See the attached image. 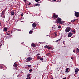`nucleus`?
<instances>
[{
  "instance_id": "423d86ee",
  "label": "nucleus",
  "mask_w": 79,
  "mask_h": 79,
  "mask_svg": "<svg viewBox=\"0 0 79 79\" xmlns=\"http://www.w3.org/2000/svg\"><path fill=\"white\" fill-rule=\"evenodd\" d=\"M36 26H37V24H36V23H34L32 24L33 27H34V28L35 27H36Z\"/></svg>"
},
{
  "instance_id": "72a5a7b5",
  "label": "nucleus",
  "mask_w": 79,
  "mask_h": 79,
  "mask_svg": "<svg viewBox=\"0 0 79 79\" xmlns=\"http://www.w3.org/2000/svg\"><path fill=\"white\" fill-rule=\"evenodd\" d=\"M40 54H37V56H39V55H40Z\"/></svg>"
},
{
  "instance_id": "6e6552de",
  "label": "nucleus",
  "mask_w": 79,
  "mask_h": 79,
  "mask_svg": "<svg viewBox=\"0 0 79 79\" xmlns=\"http://www.w3.org/2000/svg\"><path fill=\"white\" fill-rule=\"evenodd\" d=\"M7 30H8L7 28L5 27L4 28V31H5V32H6L7 31Z\"/></svg>"
},
{
  "instance_id": "2f4dec72",
  "label": "nucleus",
  "mask_w": 79,
  "mask_h": 79,
  "mask_svg": "<svg viewBox=\"0 0 79 79\" xmlns=\"http://www.w3.org/2000/svg\"><path fill=\"white\" fill-rule=\"evenodd\" d=\"M26 79H31V77H27Z\"/></svg>"
},
{
  "instance_id": "a211bd4d",
  "label": "nucleus",
  "mask_w": 79,
  "mask_h": 79,
  "mask_svg": "<svg viewBox=\"0 0 79 79\" xmlns=\"http://www.w3.org/2000/svg\"><path fill=\"white\" fill-rule=\"evenodd\" d=\"M35 6H40V4H35Z\"/></svg>"
},
{
  "instance_id": "dca6fc26",
  "label": "nucleus",
  "mask_w": 79,
  "mask_h": 79,
  "mask_svg": "<svg viewBox=\"0 0 79 79\" xmlns=\"http://www.w3.org/2000/svg\"><path fill=\"white\" fill-rule=\"evenodd\" d=\"M60 40H61V39H60L58 40H56V42H59V41H60Z\"/></svg>"
},
{
  "instance_id": "bb28decb",
  "label": "nucleus",
  "mask_w": 79,
  "mask_h": 79,
  "mask_svg": "<svg viewBox=\"0 0 79 79\" xmlns=\"http://www.w3.org/2000/svg\"><path fill=\"white\" fill-rule=\"evenodd\" d=\"M40 60H41V61H42V60H43V58H40Z\"/></svg>"
},
{
  "instance_id": "09e8293b",
  "label": "nucleus",
  "mask_w": 79,
  "mask_h": 79,
  "mask_svg": "<svg viewBox=\"0 0 79 79\" xmlns=\"http://www.w3.org/2000/svg\"><path fill=\"white\" fill-rule=\"evenodd\" d=\"M32 30H33V29H32Z\"/></svg>"
},
{
  "instance_id": "c756f323",
  "label": "nucleus",
  "mask_w": 79,
  "mask_h": 79,
  "mask_svg": "<svg viewBox=\"0 0 79 79\" xmlns=\"http://www.w3.org/2000/svg\"><path fill=\"white\" fill-rule=\"evenodd\" d=\"M27 5H31V2H29V4H27Z\"/></svg>"
},
{
  "instance_id": "393cba45",
  "label": "nucleus",
  "mask_w": 79,
  "mask_h": 79,
  "mask_svg": "<svg viewBox=\"0 0 79 79\" xmlns=\"http://www.w3.org/2000/svg\"><path fill=\"white\" fill-rule=\"evenodd\" d=\"M29 71L30 72H32V69H30L29 70Z\"/></svg>"
},
{
  "instance_id": "412c9836",
  "label": "nucleus",
  "mask_w": 79,
  "mask_h": 79,
  "mask_svg": "<svg viewBox=\"0 0 79 79\" xmlns=\"http://www.w3.org/2000/svg\"><path fill=\"white\" fill-rule=\"evenodd\" d=\"M45 48H48V46L46 45L44 46Z\"/></svg>"
},
{
  "instance_id": "c03bdc74",
  "label": "nucleus",
  "mask_w": 79,
  "mask_h": 79,
  "mask_svg": "<svg viewBox=\"0 0 79 79\" xmlns=\"http://www.w3.org/2000/svg\"><path fill=\"white\" fill-rule=\"evenodd\" d=\"M53 1H56V0H53Z\"/></svg>"
},
{
  "instance_id": "5701e85b",
  "label": "nucleus",
  "mask_w": 79,
  "mask_h": 79,
  "mask_svg": "<svg viewBox=\"0 0 79 79\" xmlns=\"http://www.w3.org/2000/svg\"><path fill=\"white\" fill-rule=\"evenodd\" d=\"M48 48L49 49H51L52 48V47H49L48 46Z\"/></svg>"
},
{
  "instance_id": "49530a36",
  "label": "nucleus",
  "mask_w": 79,
  "mask_h": 79,
  "mask_svg": "<svg viewBox=\"0 0 79 79\" xmlns=\"http://www.w3.org/2000/svg\"><path fill=\"white\" fill-rule=\"evenodd\" d=\"M51 79H53V78H51Z\"/></svg>"
},
{
  "instance_id": "c85d7f7f",
  "label": "nucleus",
  "mask_w": 79,
  "mask_h": 79,
  "mask_svg": "<svg viewBox=\"0 0 79 79\" xmlns=\"http://www.w3.org/2000/svg\"><path fill=\"white\" fill-rule=\"evenodd\" d=\"M23 15H24V14L23 13H22L21 15V16H23Z\"/></svg>"
},
{
  "instance_id": "ddd939ff",
  "label": "nucleus",
  "mask_w": 79,
  "mask_h": 79,
  "mask_svg": "<svg viewBox=\"0 0 79 79\" xmlns=\"http://www.w3.org/2000/svg\"><path fill=\"white\" fill-rule=\"evenodd\" d=\"M5 11L4 10H3L2 12V15H4V14H5Z\"/></svg>"
},
{
  "instance_id": "f257e3e1",
  "label": "nucleus",
  "mask_w": 79,
  "mask_h": 79,
  "mask_svg": "<svg viewBox=\"0 0 79 79\" xmlns=\"http://www.w3.org/2000/svg\"><path fill=\"white\" fill-rule=\"evenodd\" d=\"M57 23H59L60 24H63V21H61V19L60 18H58L57 19Z\"/></svg>"
},
{
  "instance_id": "20e7f679",
  "label": "nucleus",
  "mask_w": 79,
  "mask_h": 79,
  "mask_svg": "<svg viewBox=\"0 0 79 79\" xmlns=\"http://www.w3.org/2000/svg\"><path fill=\"white\" fill-rule=\"evenodd\" d=\"M73 35V33L71 32H69L68 35V37H71Z\"/></svg>"
},
{
  "instance_id": "f3484780",
  "label": "nucleus",
  "mask_w": 79,
  "mask_h": 79,
  "mask_svg": "<svg viewBox=\"0 0 79 79\" xmlns=\"http://www.w3.org/2000/svg\"><path fill=\"white\" fill-rule=\"evenodd\" d=\"M14 66H15V67H17V66H18V65L16 64V63H14Z\"/></svg>"
},
{
  "instance_id": "39448f33",
  "label": "nucleus",
  "mask_w": 79,
  "mask_h": 79,
  "mask_svg": "<svg viewBox=\"0 0 79 79\" xmlns=\"http://www.w3.org/2000/svg\"><path fill=\"white\" fill-rule=\"evenodd\" d=\"M75 15L76 17H79V13L75 12Z\"/></svg>"
},
{
  "instance_id": "f704fd0d",
  "label": "nucleus",
  "mask_w": 79,
  "mask_h": 79,
  "mask_svg": "<svg viewBox=\"0 0 79 79\" xmlns=\"http://www.w3.org/2000/svg\"><path fill=\"white\" fill-rule=\"evenodd\" d=\"M61 0H58V2H60V1H61Z\"/></svg>"
},
{
  "instance_id": "9b49d317",
  "label": "nucleus",
  "mask_w": 79,
  "mask_h": 79,
  "mask_svg": "<svg viewBox=\"0 0 79 79\" xmlns=\"http://www.w3.org/2000/svg\"><path fill=\"white\" fill-rule=\"evenodd\" d=\"M69 72L68 71V68H67L66 69V71H65V73H69Z\"/></svg>"
},
{
  "instance_id": "79ce46f5",
  "label": "nucleus",
  "mask_w": 79,
  "mask_h": 79,
  "mask_svg": "<svg viewBox=\"0 0 79 79\" xmlns=\"http://www.w3.org/2000/svg\"><path fill=\"white\" fill-rule=\"evenodd\" d=\"M19 76V75H18V76H17V77H18V76Z\"/></svg>"
},
{
  "instance_id": "473e14b6",
  "label": "nucleus",
  "mask_w": 79,
  "mask_h": 79,
  "mask_svg": "<svg viewBox=\"0 0 79 79\" xmlns=\"http://www.w3.org/2000/svg\"><path fill=\"white\" fill-rule=\"evenodd\" d=\"M31 65H28V68H30V67H31Z\"/></svg>"
},
{
  "instance_id": "f8f14e48",
  "label": "nucleus",
  "mask_w": 79,
  "mask_h": 79,
  "mask_svg": "<svg viewBox=\"0 0 79 79\" xmlns=\"http://www.w3.org/2000/svg\"><path fill=\"white\" fill-rule=\"evenodd\" d=\"M76 52L77 53H79V48H77Z\"/></svg>"
},
{
  "instance_id": "aec40b11",
  "label": "nucleus",
  "mask_w": 79,
  "mask_h": 79,
  "mask_svg": "<svg viewBox=\"0 0 79 79\" xmlns=\"http://www.w3.org/2000/svg\"><path fill=\"white\" fill-rule=\"evenodd\" d=\"M32 31H30L29 32V34H32Z\"/></svg>"
},
{
  "instance_id": "ea45409f",
  "label": "nucleus",
  "mask_w": 79,
  "mask_h": 79,
  "mask_svg": "<svg viewBox=\"0 0 79 79\" xmlns=\"http://www.w3.org/2000/svg\"><path fill=\"white\" fill-rule=\"evenodd\" d=\"M55 36H56H56H57V35L55 34Z\"/></svg>"
},
{
  "instance_id": "e433bc0d",
  "label": "nucleus",
  "mask_w": 79,
  "mask_h": 79,
  "mask_svg": "<svg viewBox=\"0 0 79 79\" xmlns=\"http://www.w3.org/2000/svg\"><path fill=\"white\" fill-rule=\"evenodd\" d=\"M1 22H0V26H2V24L0 23Z\"/></svg>"
},
{
  "instance_id": "4468645a",
  "label": "nucleus",
  "mask_w": 79,
  "mask_h": 79,
  "mask_svg": "<svg viewBox=\"0 0 79 79\" xmlns=\"http://www.w3.org/2000/svg\"><path fill=\"white\" fill-rule=\"evenodd\" d=\"M11 14L12 15H15V13H14V12H11Z\"/></svg>"
},
{
  "instance_id": "c9c22d12",
  "label": "nucleus",
  "mask_w": 79,
  "mask_h": 79,
  "mask_svg": "<svg viewBox=\"0 0 79 79\" xmlns=\"http://www.w3.org/2000/svg\"><path fill=\"white\" fill-rule=\"evenodd\" d=\"M75 20H76L75 19V20H72L73 22H74V21H75Z\"/></svg>"
},
{
  "instance_id": "b1692460",
  "label": "nucleus",
  "mask_w": 79,
  "mask_h": 79,
  "mask_svg": "<svg viewBox=\"0 0 79 79\" xmlns=\"http://www.w3.org/2000/svg\"><path fill=\"white\" fill-rule=\"evenodd\" d=\"M38 59H39V60H40V56H38L37 57Z\"/></svg>"
},
{
  "instance_id": "4be33fe9",
  "label": "nucleus",
  "mask_w": 79,
  "mask_h": 79,
  "mask_svg": "<svg viewBox=\"0 0 79 79\" xmlns=\"http://www.w3.org/2000/svg\"><path fill=\"white\" fill-rule=\"evenodd\" d=\"M40 0H35L36 2H38L39 1H40Z\"/></svg>"
},
{
  "instance_id": "1a4fd4ad",
  "label": "nucleus",
  "mask_w": 79,
  "mask_h": 79,
  "mask_svg": "<svg viewBox=\"0 0 79 79\" xmlns=\"http://www.w3.org/2000/svg\"><path fill=\"white\" fill-rule=\"evenodd\" d=\"M53 17H55V18H58V15H56L55 14H54L53 15Z\"/></svg>"
},
{
  "instance_id": "f03ea898",
  "label": "nucleus",
  "mask_w": 79,
  "mask_h": 79,
  "mask_svg": "<svg viewBox=\"0 0 79 79\" xmlns=\"http://www.w3.org/2000/svg\"><path fill=\"white\" fill-rule=\"evenodd\" d=\"M32 60V58L31 57H29L27 58L26 59V62H28V61H31V60Z\"/></svg>"
},
{
  "instance_id": "37998d69",
  "label": "nucleus",
  "mask_w": 79,
  "mask_h": 79,
  "mask_svg": "<svg viewBox=\"0 0 79 79\" xmlns=\"http://www.w3.org/2000/svg\"><path fill=\"white\" fill-rule=\"evenodd\" d=\"M32 16H33V17L34 16V15H32Z\"/></svg>"
},
{
  "instance_id": "7c9ffc66",
  "label": "nucleus",
  "mask_w": 79,
  "mask_h": 79,
  "mask_svg": "<svg viewBox=\"0 0 79 79\" xmlns=\"http://www.w3.org/2000/svg\"><path fill=\"white\" fill-rule=\"evenodd\" d=\"M72 32H73V33H75V31L74 30H73L72 31Z\"/></svg>"
},
{
  "instance_id": "a18cd8bd",
  "label": "nucleus",
  "mask_w": 79,
  "mask_h": 79,
  "mask_svg": "<svg viewBox=\"0 0 79 79\" xmlns=\"http://www.w3.org/2000/svg\"><path fill=\"white\" fill-rule=\"evenodd\" d=\"M3 0V1H5V0Z\"/></svg>"
},
{
  "instance_id": "4c0bfd02",
  "label": "nucleus",
  "mask_w": 79,
  "mask_h": 79,
  "mask_svg": "<svg viewBox=\"0 0 79 79\" xmlns=\"http://www.w3.org/2000/svg\"><path fill=\"white\" fill-rule=\"evenodd\" d=\"M63 79H66V77L63 78Z\"/></svg>"
},
{
  "instance_id": "0eeeda50",
  "label": "nucleus",
  "mask_w": 79,
  "mask_h": 79,
  "mask_svg": "<svg viewBox=\"0 0 79 79\" xmlns=\"http://www.w3.org/2000/svg\"><path fill=\"white\" fill-rule=\"evenodd\" d=\"M79 71V69H75V74H77V73H78V71Z\"/></svg>"
},
{
  "instance_id": "de8ad7c7",
  "label": "nucleus",
  "mask_w": 79,
  "mask_h": 79,
  "mask_svg": "<svg viewBox=\"0 0 79 79\" xmlns=\"http://www.w3.org/2000/svg\"><path fill=\"white\" fill-rule=\"evenodd\" d=\"M15 69H17L16 68Z\"/></svg>"
},
{
  "instance_id": "cd10ccee",
  "label": "nucleus",
  "mask_w": 79,
  "mask_h": 79,
  "mask_svg": "<svg viewBox=\"0 0 79 79\" xmlns=\"http://www.w3.org/2000/svg\"><path fill=\"white\" fill-rule=\"evenodd\" d=\"M73 52H74V53H75V52H76V50H73Z\"/></svg>"
},
{
  "instance_id": "7ed1b4c3",
  "label": "nucleus",
  "mask_w": 79,
  "mask_h": 79,
  "mask_svg": "<svg viewBox=\"0 0 79 79\" xmlns=\"http://www.w3.org/2000/svg\"><path fill=\"white\" fill-rule=\"evenodd\" d=\"M71 30V28L69 27H68L65 29L66 32H69V31Z\"/></svg>"
},
{
  "instance_id": "6ab92c4d",
  "label": "nucleus",
  "mask_w": 79,
  "mask_h": 79,
  "mask_svg": "<svg viewBox=\"0 0 79 79\" xmlns=\"http://www.w3.org/2000/svg\"><path fill=\"white\" fill-rule=\"evenodd\" d=\"M29 76H30V74H28V75H27V77H29Z\"/></svg>"
},
{
  "instance_id": "a878e982",
  "label": "nucleus",
  "mask_w": 79,
  "mask_h": 79,
  "mask_svg": "<svg viewBox=\"0 0 79 79\" xmlns=\"http://www.w3.org/2000/svg\"><path fill=\"white\" fill-rule=\"evenodd\" d=\"M2 68H3V67H2V66H0V69H2Z\"/></svg>"
},
{
  "instance_id": "a19ab883",
  "label": "nucleus",
  "mask_w": 79,
  "mask_h": 79,
  "mask_svg": "<svg viewBox=\"0 0 79 79\" xmlns=\"http://www.w3.org/2000/svg\"><path fill=\"white\" fill-rule=\"evenodd\" d=\"M7 35H10V34L9 33H7Z\"/></svg>"
},
{
  "instance_id": "58836bf2",
  "label": "nucleus",
  "mask_w": 79,
  "mask_h": 79,
  "mask_svg": "<svg viewBox=\"0 0 79 79\" xmlns=\"http://www.w3.org/2000/svg\"><path fill=\"white\" fill-rule=\"evenodd\" d=\"M71 58V59H72V60H73L74 58H73V57H72Z\"/></svg>"
},
{
  "instance_id": "9d476101",
  "label": "nucleus",
  "mask_w": 79,
  "mask_h": 79,
  "mask_svg": "<svg viewBox=\"0 0 79 79\" xmlns=\"http://www.w3.org/2000/svg\"><path fill=\"white\" fill-rule=\"evenodd\" d=\"M31 46L33 47H35V45L33 43L31 44Z\"/></svg>"
},
{
  "instance_id": "2eb2a0df",
  "label": "nucleus",
  "mask_w": 79,
  "mask_h": 79,
  "mask_svg": "<svg viewBox=\"0 0 79 79\" xmlns=\"http://www.w3.org/2000/svg\"><path fill=\"white\" fill-rule=\"evenodd\" d=\"M58 27L59 29H61V26H60V25L58 26Z\"/></svg>"
}]
</instances>
